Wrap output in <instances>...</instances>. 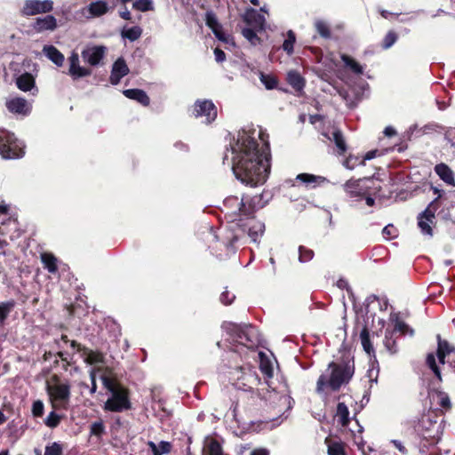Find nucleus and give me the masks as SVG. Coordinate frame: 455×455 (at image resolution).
<instances>
[{
  "instance_id": "obj_1",
  "label": "nucleus",
  "mask_w": 455,
  "mask_h": 455,
  "mask_svg": "<svg viewBox=\"0 0 455 455\" xmlns=\"http://www.w3.org/2000/svg\"><path fill=\"white\" fill-rule=\"evenodd\" d=\"M267 135L260 128L243 129L229 142L235 177L251 187L263 184L269 169Z\"/></svg>"
},
{
  "instance_id": "obj_2",
  "label": "nucleus",
  "mask_w": 455,
  "mask_h": 455,
  "mask_svg": "<svg viewBox=\"0 0 455 455\" xmlns=\"http://www.w3.org/2000/svg\"><path fill=\"white\" fill-rule=\"evenodd\" d=\"M329 374H322L316 383V392L322 393L326 387L336 391L339 387L349 381L354 374L353 366L348 363L339 364L331 362L328 365Z\"/></svg>"
},
{
  "instance_id": "obj_3",
  "label": "nucleus",
  "mask_w": 455,
  "mask_h": 455,
  "mask_svg": "<svg viewBox=\"0 0 455 455\" xmlns=\"http://www.w3.org/2000/svg\"><path fill=\"white\" fill-rule=\"evenodd\" d=\"M56 344L58 348L60 349V351L57 354L58 356L62 361L67 362L68 364H71L73 357L69 355V353L67 350H65V346L69 347L72 349V351L77 352L83 358L84 362L86 363L87 364H95L102 362L103 356L101 354L90 350L84 347H82L75 340L69 341L66 335H62L60 339L56 340Z\"/></svg>"
},
{
  "instance_id": "obj_4",
  "label": "nucleus",
  "mask_w": 455,
  "mask_h": 455,
  "mask_svg": "<svg viewBox=\"0 0 455 455\" xmlns=\"http://www.w3.org/2000/svg\"><path fill=\"white\" fill-rule=\"evenodd\" d=\"M260 197L254 196L249 203L246 198H239L238 196H228L224 200L223 206L226 215L230 218L232 221L236 220V217L250 216L256 210V208L262 207L259 204Z\"/></svg>"
},
{
  "instance_id": "obj_5",
  "label": "nucleus",
  "mask_w": 455,
  "mask_h": 455,
  "mask_svg": "<svg viewBox=\"0 0 455 455\" xmlns=\"http://www.w3.org/2000/svg\"><path fill=\"white\" fill-rule=\"evenodd\" d=\"M222 329L230 336L234 342L247 347H253L259 342L257 329L251 324H236L232 322H225Z\"/></svg>"
},
{
  "instance_id": "obj_6",
  "label": "nucleus",
  "mask_w": 455,
  "mask_h": 455,
  "mask_svg": "<svg viewBox=\"0 0 455 455\" xmlns=\"http://www.w3.org/2000/svg\"><path fill=\"white\" fill-rule=\"evenodd\" d=\"M24 145L13 133L0 128V156L4 159H17L24 156Z\"/></svg>"
},
{
  "instance_id": "obj_7",
  "label": "nucleus",
  "mask_w": 455,
  "mask_h": 455,
  "mask_svg": "<svg viewBox=\"0 0 455 455\" xmlns=\"http://www.w3.org/2000/svg\"><path fill=\"white\" fill-rule=\"evenodd\" d=\"M47 392L54 407H64L69 401L70 386L67 383L48 385Z\"/></svg>"
},
{
  "instance_id": "obj_8",
  "label": "nucleus",
  "mask_w": 455,
  "mask_h": 455,
  "mask_svg": "<svg viewBox=\"0 0 455 455\" xmlns=\"http://www.w3.org/2000/svg\"><path fill=\"white\" fill-rule=\"evenodd\" d=\"M53 10L52 0H26L20 10L22 16H34L42 13H49Z\"/></svg>"
},
{
  "instance_id": "obj_9",
  "label": "nucleus",
  "mask_w": 455,
  "mask_h": 455,
  "mask_svg": "<svg viewBox=\"0 0 455 455\" xmlns=\"http://www.w3.org/2000/svg\"><path fill=\"white\" fill-rule=\"evenodd\" d=\"M430 402V410L434 411L443 412L449 411L451 407V400L445 392L433 389L428 393Z\"/></svg>"
},
{
  "instance_id": "obj_10",
  "label": "nucleus",
  "mask_w": 455,
  "mask_h": 455,
  "mask_svg": "<svg viewBox=\"0 0 455 455\" xmlns=\"http://www.w3.org/2000/svg\"><path fill=\"white\" fill-rule=\"evenodd\" d=\"M421 426L423 427L422 435L424 439L431 443H436L441 437V425L437 421H432L429 416H423L421 419Z\"/></svg>"
},
{
  "instance_id": "obj_11",
  "label": "nucleus",
  "mask_w": 455,
  "mask_h": 455,
  "mask_svg": "<svg viewBox=\"0 0 455 455\" xmlns=\"http://www.w3.org/2000/svg\"><path fill=\"white\" fill-rule=\"evenodd\" d=\"M243 20L248 26L256 31H262L265 29V16L253 8H249L244 12Z\"/></svg>"
},
{
  "instance_id": "obj_12",
  "label": "nucleus",
  "mask_w": 455,
  "mask_h": 455,
  "mask_svg": "<svg viewBox=\"0 0 455 455\" xmlns=\"http://www.w3.org/2000/svg\"><path fill=\"white\" fill-rule=\"evenodd\" d=\"M57 20L52 15H46L35 19L31 24V28L36 33H43L44 31H53L57 28Z\"/></svg>"
},
{
  "instance_id": "obj_13",
  "label": "nucleus",
  "mask_w": 455,
  "mask_h": 455,
  "mask_svg": "<svg viewBox=\"0 0 455 455\" xmlns=\"http://www.w3.org/2000/svg\"><path fill=\"white\" fill-rule=\"evenodd\" d=\"M132 409V403L129 398L128 389L121 387L116 382V412Z\"/></svg>"
},
{
  "instance_id": "obj_14",
  "label": "nucleus",
  "mask_w": 455,
  "mask_h": 455,
  "mask_svg": "<svg viewBox=\"0 0 455 455\" xmlns=\"http://www.w3.org/2000/svg\"><path fill=\"white\" fill-rule=\"evenodd\" d=\"M105 54L104 46H93L88 47L82 52V58L84 62L89 63L92 66L98 65L103 59Z\"/></svg>"
},
{
  "instance_id": "obj_15",
  "label": "nucleus",
  "mask_w": 455,
  "mask_h": 455,
  "mask_svg": "<svg viewBox=\"0 0 455 455\" xmlns=\"http://www.w3.org/2000/svg\"><path fill=\"white\" fill-rule=\"evenodd\" d=\"M7 109L12 114H28L32 111V105L23 98H13L6 102Z\"/></svg>"
},
{
  "instance_id": "obj_16",
  "label": "nucleus",
  "mask_w": 455,
  "mask_h": 455,
  "mask_svg": "<svg viewBox=\"0 0 455 455\" xmlns=\"http://www.w3.org/2000/svg\"><path fill=\"white\" fill-rule=\"evenodd\" d=\"M434 220L435 213L429 208H427L418 217V226L424 235H427L429 236L433 235L431 225L433 224Z\"/></svg>"
},
{
  "instance_id": "obj_17",
  "label": "nucleus",
  "mask_w": 455,
  "mask_h": 455,
  "mask_svg": "<svg viewBox=\"0 0 455 455\" xmlns=\"http://www.w3.org/2000/svg\"><path fill=\"white\" fill-rule=\"evenodd\" d=\"M69 75L73 79H78L91 75L89 68L79 65V57L76 53H72L69 57Z\"/></svg>"
},
{
  "instance_id": "obj_18",
  "label": "nucleus",
  "mask_w": 455,
  "mask_h": 455,
  "mask_svg": "<svg viewBox=\"0 0 455 455\" xmlns=\"http://www.w3.org/2000/svg\"><path fill=\"white\" fill-rule=\"evenodd\" d=\"M363 180H354L351 179L347 180L343 188L345 192L350 196V197H362L366 194V189L361 186V182Z\"/></svg>"
},
{
  "instance_id": "obj_19",
  "label": "nucleus",
  "mask_w": 455,
  "mask_h": 455,
  "mask_svg": "<svg viewBox=\"0 0 455 455\" xmlns=\"http://www.w3.org/2000/svg\"><path fill=\"white\" fill-rule=\"evenodd\" d=\"M205 23L212 29L218 39L222 41L225 40L224 34L222 32V27L219 23L216 15L212 11H209L205 13Z\"/></svg>"
},
{
  "instance_id": "obj_20",
  "label": "nucleus",
  "mask_w": 455,
  "mask_h": 455,
  "mask_svg": "<svg viewBox=\"0 0 455 455\" xmlns=\"http://www.w3.org/2000/svg\"><path fill=\"white\" fill-rule=\"evenodd\" d=\"M435 173L446 184L455 186L454 174L451 169L445 164H438L435 167Z\"/></svg>"
},
{
  "instance_id": "obj_21",
  "label": "nucleus",
  "mask_w": 455,
  "mask_h": 455,
  "mask_svg": "<svg viewBox=\"0 0 455 455\" xmlns=\"http://www.w3.org/2000/svg\"><path fill=\"white\" fill-rule=\"evenodd\" d=\"M44 267L52 275L58 272V259L50 252H44L40 256Z\"/></svg>"
},
{
  "instance_id": "obj_22",
  "label": "nucleus",
  "mask_w": 455,
  "mask_h": 455,
  "mask_svg": "<svg viewBox=\"0 0 455 455\" xmlns=\"http://www.w3.org/2000/svg\"><path fill=\"white\" fill-rule=\"evenodd\" d=\"M454 347H451L448 341L443 340L440 335H437V351L436 355L439 363L443 364L445 356L453 352Z\"/></svg>"
},
{
  "instance_id": "obj_23",
  "label": "nucleus",
  "mask_w": 455,
  "mask_h": 455,
  "mask_svg": "<svg viewBox=\"0 0 455 455\" xmlns=\"http://www.w3.org/2000/svg\"><path fill=\"white\" fill-rule=\"evenodd\" d=\"M16 84L20 90L28 92L35 86V78L30 73L25 72L17 78Z\"/></svg>"
},
{
  "instance_id": "obj_24",
  "label": "nucleus",
  "mask_w": 455,
  "mask_h": 455,
  "mask_svg": "<svg viewBox=\"0 0 455 455\" xmlns=\"http://www.w3.org/2000/svg\"><path fill=\"white\" fill-rule=\"evenodd\" d=\"M104 387L111 393L110 397L105 403V410L114 411V379L108 376H101Z\"/></svg>"
},
{
  "instance_id": "obj_25",
  "label": "nucleus",
  "mask_w": 455,
  "mask_h": 455,
  "mask_svg": "<svg viewBox=\"0 0 455 455\" xmlns=\"http://www.w3.org/2000/svg\"><path fill=\"white\" fill-rule=\"evenodd\" d=\"M44 52L47 58L60 67L64 62V55L53 45L44 46Z\"/></svg>"
},
{
  "instance_id": "obj_26",
  "label": "nucleus",
  "mask_w": 455,
  "mask_h": 455,
  "mask_svg": "<svg viewBox=\"0 0 455 455\" xmlns=\"http://www.w3.org/2000/svg\"><path fill=\"white\" fill-rule=\"evenodd\" d=\"M124 94L132 100H135L140 104L144 106H148L149 104V98L146 94V92L140 89H129L124 91Z\"/></svg>"
},
{
  "instance_id": "obj_27",
  "label": "nucleus",
  "mask_w": 455,
  "mask_h": 455,
  "mask_svg": "<svg viewBox=\"0 0 455 455\" xmlns=\"http://www.w3.org/2000/svg\"><path fill=\"white\" fill-rule=\"evenodd\" d=\"M148 445L150 448L153 455L168 454L171 452L172 447V443L167 441H161L158 444L149 441Z\"/></svg>"
},
{
  "instance_id": "obj_28",
  "label": "nucleus",
  "mask_w": 455,
  "mask_h": 455,
  "mask_svg": "<svg viewBox=\"0 0 455 455\" xmlns=\"http://www.w3.org/2000/svg\"><path fill=\"white\" fill-rule=\"evenodd\" d=\"M328 455H346L345 444L340 441H332L329 437L325 439Z\"/></svg>"
},
{
  "instance_id": "obj_29",
  "label": "nucleus",
  "mask_w": 455,
  "mask_h": 455,
  "mask_svg": "<svg viewBox=\"0 0 455 455\" xmlns=\"http://www.w3.org/2000/svg\"><path fill=\"white\" fill-rule=\"evenodd\" d=\"M195 111L197 114H217L218 112L216 106L209 100L196 101L195 104Z\"/></svg>"
},
{
  "instance_id": "obj_30",
  "label": "nucleus",
  "mask_w": 455,
  "mask_h": 455,
  "mask_svg": "<svg viewBox=\"0 0 455 455\" xmlns=\"http://www.w3.org/2000/svg\"><path fill=\"white\" fill-rule=\"evenodd\" d=\"M120 34L124 39H128L131 42H133L141 36L142 28L140 26L124 27L121 29Z\"/></svg>"
},
{
  "instance_id": "obj_31",
  "label": "nucleus",
  "mask_w": 455,
  "mask_h": 455,
  "mask_svg": "<svg viewBox=\"0 0 455 455\" xmlns=\"http://www.w3.org/2000/svg\"><path fill=\"white\" fill-rule=\"evenodd\" d=\"M287 82L296 91H301L305 85L303 77L295 70L287 73Z\"/></svg>"
},
{
  "instance_id": "obj_32",
  "label": "nucleus",
  "mask_w": 455,
  "mask_h": 455,
  "mask_svg": "<svg viewBox=\"0 0 455 455\" xmlns=\"http://www.w3.org/2000/svg\"><path fill=\"white\" fill-rule=\"evenodd\" d=\"M349 411L344 403H339L335 417L342 427H347L349 423Z\"/></svg>"
},
{
  "instance_id": "obj_33",
  "label": "nucleus",
  "mask_w": 455,
  "mask_h": 455,
  "mask_svg": "<svg viewBox=\"0 0 455 455\" xmlns=\"http://www.w3.org/2000/svg\"><path fill=\"white\" fill-rule=\"evenodd\" d=\"M332 140L339 150V154L344 155L347 149V144L341 131L336 127H333Z\"/></svg>"
},
{
  "instance_id": "obj_34",
  "label": "nucleus",
  "mask_w": 455,
  "mask_h": 455,
  "mask_svg": "<svg viewBox=\"0 0 455 455\" xmlns=\"http://www.w3.org/2000/svg\"><path fill=\"white\" fill-rule=\"evenodd\" d=\"M259 369L261 372L266 375L267 378H271L273 376V366L271 361L263 352L259 353Z\"/></svg>"
},
{
  "instance_id": "obj_35",
  "label": "nucleus",
  "mask_w": 455,
  "mask_h": 455,
  "mask_svg": "<svg viewBox=\"0 0 455 455\" xmlns=\"http://www.w3.org/2000/svg\"><path fill=\"white\" fill-rule=\"evenodd\" d=\"M341 60L345 66L350 68L352 72L357 75L363 74V68L357 61H355V60L346 54L341 55Z\"/></svg>"
},
{
  "instance_id": "obj_36",
  "label": "nucleus",
  "mask_w": 455,
  "mask_h": 455,
  "mask_svg": "<svg viewBox=\"0 0 455 455\" xmlns=\"http://www.w3.org/2000/svg\"><path fill=\"white\" fill-rule=\"evenodd\" d=\"M15 306L14 300L0 302V324H3Z\"/></svg>"
},
{
  "instance_id": "obj_37",
  "label": "nucleus",
  "mask_w": 455,
  "mask_h": 455,
  "mask_svg": "<svg viewBox=\"0 0 455 455\" xmlns=\"http://www.w3.org/2000/svg\"><path fill=\"white\" fill-rule=\"evenodd\" d=\"M360 339H361V343H362V346H363L364 351L369 355L373 354L374 349H373V347L370 340V333H369L367 327H363V330L361 331Z\"/></svg>"
},
{
  "instance_id": "obj_38",
  "label": "nucleus",
  "mask_w": 455,
  "mask_h": 455,
  "mask_svg": "<svg viewBox=\"0 0 455 455\" xmlns=\"http://www.w3.org/2000/svg\"><path fill=\"white\" fill-rule=\"evenodd\" d=\"M315 28L317 33L323 38L331 37L330 25L323 20H316L315 21Z\"/></svg>"
},
{
  "instance_id": "obj_39",
  "label": "nucleus",
  "mask_w": 455,
  "mask_h": 455,
  "mask_svg": "<svg viewBox=\"0 0 455 455\" xmlns=\"http://www.w3.org/2000/svg\"><path fill=\"white\" fill-rule=\"evenodd\" d=\"M296 180L305 183L306 185H310L313 183H322L325 181V179L321 176H315L309 173H300L297 175Z\"/></svg>"
},
{
  "instance_id": "obj_40",
  "label": "nucleus",
  "mask_w": 455,
  "mask_h": 455,
  "mask_svg": "<svg viewBox=\"0 0 455 455\" xmlns=\"http://www.w3.org/2000/svg\"><path fill=\"white\" fill-rule=\"evenodd\" d=\"M286 39L283 44V50L291 55L293 53L294 44L296 42V36L292 30H289L286 34Z\"/></svg>"
},
{
  "instance_id": "obj_41",
  "label": "nucleus",
  "mask_w": 455,
  "mask_h": 455,
  "mask_svg": "<svg viewBox=\"0 0 455 455\" xmlns=\"http://www.w3.org/2000/svg\"><path fill=\"white\" fill-rule=\"evenodd\" d=\"M132 8L139 12H148L154 10L153 0H136L132 2Z\"/></svg>"
},
{
  "instance_id": "obj_42",
  "label": "nucleus",
  "mask_w": 455,
  "mask_h": 455,
  "mask_svg": "<svg viewBox=\"0 0 455 455\" xmlns=\"http://www.w3.org/2000/svg\"><path fill=\"white\" fill-rule=\"evenodd\" d=\"M129 72V68L123 59L116 60V84L119 79L126 76Z\"/></svg>"
},
{
  "instance_id": "obj_43",
  "label": "nucleus",
  "mask_w": 455,
  "mask_h": 455,
  "mask_svg": "<svg viewBox=\"0 0 455 455\" xmlns=\"http://www.w3.org/2000/svg\"><path fill=\"white\" fill-rule=\"evenodd\" d=\"M259 79H260V82L264 84V86L267 90L275 89L278 84V81H277L276 77L273 75H267L264 73H260Z\"/></svg>"
},
{
  "instance_id": "obj_44",
  "label": "nucleus",
  "mask_w": 455,
  "mask_h": 455,
  "mask_svg": "<svg viewBox=\"0 0 455 455\" xmlns=\"http://www.w3.org/2000/svg\"><path fill=\"white\" fill-rule=\"evenodd\" d=\"M89 11L92 15L100 16L107 12V5L101 1L93 2L90 4Z\"/></svg>"
},
{
  "instance_id": "obj_45",
  "label": "nucleus",
  "mask_w": 455,
  "mask_h": 455,
  "mask_svg": "<svg viewBox=\"0 0 455 455\" xmlns=\"http://www.w3.org/2000/svg\"><path fill=\"white\" fill-rule=\"evenodd\" d=\"M206 455H223L221 445L218 441L210 440L206 446Z\"/></svg>"
},
{
  "instance_id": "obj_46",
  "label": "nucleus",
  "mask_w": 455,
  "mask_h": 455,
  "mask_svg": "<svg viewBox=\"0 0 455 455\" xmlns=\"http://www.w3.org/2000/svg\"><path fill=\"white\" fill-rule=\"evenodd\" d=\"M264 232V224L261 222H254V224L249 228V235L251 237L252 241L256 242L258 238Z\"/></svg>"
},
{
  "instance_id": "obj_47",
  "label": "nucleus",
  "mask_w": 455,
  "mask_h": 455,
  "mask_svg": "<svg viewBox=\"0 0 455 455\" xmlns=\"http://www.w3.org/2000/svg\"><path fill=\"white\" fill-rule=\"evenodd\" d=\"M256 30L252 28H245L242 30L243 36L253 45L259 43V38L256 34Z\"/></svg>"
},
{
  "instance_id": "obj_48",
  "label": "nucleus",
  "mask_w": 455,
  "mask_h": 455,
  "mask_svg": "<svg viewBox=\"0 0 455 455\" xmlns=\"http://www.w3.org/2000/svg\"><path fill=\"white\" fill-rule=\"evenodd\" d=\"M91 435L95 436L98 439L102 436V435L105 433V427L103 425L102 420H98L93 422L91 425Z\"/></svg>"
},
{
  "instance_id": "obj_49",
  "label": "nucleus",
  "mask_w": 455,
  "mask_h": 455,
  "mask_svg": "<svg viewBox=\"0 0 455 455\" xmlns=\"http://www.w3.org/2000/svg\"><path fill=\"white\" fill-rule=\"evenodd\" d=\"M427 364L433 371L435 375L438 378L439 380H442L441 371L439 367L437 366L435 356L434 354H428L427 356Z\"/></svg>"
},
{
  "instance_id": "obj_50",
  "label": "nucleus",
  "mask_w": 455,
  "mask_h": 455,
  "mask_svg": "<svg viewBox=\"0 0 455 455\" xmlns=\"http://www.w3.org/2000/svg\"><path fill=\"white\" fill-rule=\"evenodd\" d=\"M44 455H62V446L54 442L45 447Z\"/></svg>"
},
{
  "instance_id": "obj_51",
  "label": "nucleus",
  "mask_w": 455,
  "mask_h": 455,
  "mask_svg": "<svg viewBox=\"0 0 455 455\" xmlns=\"http://www.w3.org/2000/svg\"><path fill=\"white\" fill-rule=\"evenodd\" d=\"M60 421V417L54 411H52L45 419V425L49 427H56Z\"/></svg>"
},
{
  "instance_id": "obj_52",
  "label": "nucleus",
  "mask_w": 455,
  "mask_h": 455,
  "mask_svg": "<svg viewBox=\"0 0 455 455\" xmlns=\"http://www.w3.org/2000/svg\"><path fill=\"white\" fill-rule=\"evenodd\" d=\"M382 233H383L384 237L387 240L393 239L398 235V230L396 229L395 227H394L391 224L386 226L383 228Z\"/></svg>"
},
{
  "instance_id": "obj_53",
  "label": "nucleus",
  "mask_w": 455,
  "mask_h": 455,
  "mask_svg": "<svg viewBox=\"0 0 455 455\" xmlns=\"http://www.w3.org/2000/svg\"><path fill=\"white\" fill-rule=\"evenodd\" d=\"M314 252L310 249H307L303 246L299 247V260L301 262H307L313 259Z\"/></svg>"
},
{
  "instance_id": "obj_54",
  "label": "nucleus",
  "mask_w": 455,
  "mask_h": 455,
  "mask_svg": "<svg viewBox=\"0 0 455 455\" xmlns=\"http://www.w3.org/2000/svg\"><path fill=\"white\" fill-rule=\"evenodd\" d=\"M32 413L35 417H40L44 413V403L42 401L37 400L33 403Z\"/></svg>"
},
{
  "instance_id": "obj_55",
  "label": "nucleus",
  "mask_w": 455,
  "mask_h": 455,
  "mask_svg": "<svg viewBox=\"0 0 455 455\" xmlns=\"http://www.w3.org/2000/svg\"><path fill=\"white\" fill-rule=\"evenodd\" d=\"M396 35L394 32H388L383 41V46L385 49L391 47L396 41Z\"/></svg>"
},
{
  "instance_id": "obj_56",
  "label": "nucleus",
  "mask_w": 455,
  "mask_h": 455,
  "mask_svg": "<svg viewBox=\"0 0 455 455\" xmlns=\"http://www.w3.org/2000/svg\"><path fill=\"white\" fill-rule=\"evenodd\" d=\"M235 295L233 293H230L228 291H225L220 295V300L225 305H229L233 302L235 299Z\"/></svg>"
},
{
  "instance_id": "obj_57",
  "label": "nucleus",
  "mask_w": 455,
  "mask_h": 455,
  "mask_svg": "<svg viewBox=\"0 0 455 455\" xmlns=\"http://www.w3.org/2000/svg\"><path fill=\"white\" fill-rule=\"evenodd\" d=\"M394 331H399L402 334H406L409 331V327L407 326V324L404 322L397 320L395 322Z\"/></svg>"
},
{
  "instance_id": "obj_58",
  "label": "nucleus",
  "mask_w": 455,
  "mask_h": 455,
  "mask_svg": "<svg viewBox=\"0 0 455 455\" xmlns=\"http://www.w3.org/2000/svg\"><path fill=\"white\" fill-rule=\"evenodd\" d=\"M391 443L403 455H406L408 453V451L406 447L403 445V443L399 440H392Z\"/></svg>"
},
{
  "instance_id": "obj_59",
  "label": "nucleus",
  "mask_w": 455,
  "mask_h": 455,
  "mask_svg": "<svg viewBox=\"0 0 455 455\" xmlns=\"http://www.w3.org/2000/svg\"><path fill=\"white\" fill-rule=\"evenodd\" d=\"M214 55H215V60L218 62H222L226 59L225 52L222 50L219 49V48H216L214 50Z\"/></svg>"
},
{
  "instance_id": "obj_60",
  "label": "nucleus",
  "mask_w": 455,
  "mask_h": 455,
  "mask_svg": "<svg viewBox=\"0 0 455 455\" xmlns=\"http://www.w3.org/2000/svg\"><path fill=\"white\" fill-rule=\"evenodd\" d=\"M376 153H377V151H375V150L367 152L366 155L364 156L363 159L362 160L361 164L364 165L365 161L374 158L376 156Z\"/></svg>"
},
{
  "instance_id": "obj_61",
  "label": "nucleus",
  "mask_w": 455,
  "mask_h": 455,
  "mask_svg": "<svg viewBox=\"0 0 455 455\" xmlns=\"http://www.w3.org/2000/svg\"><path fill=\"white\" fill-rule=\"evenodd\" d=\"M384 134L387 137H393L396 134V132H395V128H393L392 126H387L384 130Z\"/></svg>"
},
{
  "instance_id": "obj_62",
  "label": "nucleus",
  "mask_w": 455,
  "mask_h": 455,
  "mask_svg": "<svg viewBox=\"0 0 455 455\" xmlns=\"http://www.w3.org/2000/svg\"><path fill=\"white\" fill-rule=\"evenodd\" d=\"M269 452L267 449H255L251 452V455H268Z\"/></svg>"
},
{
  "instance_id": "obj_63",
  "label": "nucleus",
  "mask_w": 455,
  "mask_h": 455,
  "mask_svg": "<svg viewBox=\"0 0 455 455\" xmlns=\"http://www.w3.org/2000/svg\"><path fill=\"white\" fill-rule=\"evenodd\" d=\"M354 160L353 156H348L345 162H344V166L349 170H353L355 168V164H352V161Z\"/></svg>"
},
{
  "instance_id": "obj_64",
  "label": "nucleus",
  "mask_w": 455,
  "mask_h": 455,
  "mask_svg": "<svg viewBox=\"0 0 455 455\" xmlns=\"http://www.w3.org/2000/svg\"><path fill=\"white\" fill-rule=\"evenodd\" d=\"M323 117H324V116H310L309 122L312 124H315L318 122H323Z\"/></svg>"
}]
</instances>
